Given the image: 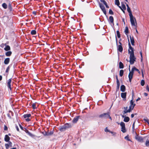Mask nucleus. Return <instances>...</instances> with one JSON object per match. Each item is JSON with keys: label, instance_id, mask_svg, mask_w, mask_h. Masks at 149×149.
Instances as JSON below:
<instances>
[{"label": "nucleus", "instance_id": "obj_1", "mask_svg": "<svg viewBox=\"0 0 149 149\" xmlns=\"http://www.w3.org/2000/svg\"><path fill=\"white\" fill-rule=\"evenodd\" d=\"M129 71H130V73L129 74H130V75L133 76L134 74V70L137 71V72L139 74L140 73V72L139 71V70L137 69L135 67H134L131 70V71H130V68L129 69Z\"/></svg>", "mask_w": 149, "mask_h": 149}, {"label": "nucleus", "instance_id": "obj_2", "mask_svg": "<svg viewBox=\"0 0 149 149\" xmlns=\"http://www.w3.org/2000/svg\"><path fill=\"white\" fill-rule=\"evenodd\" d=\"M109 116V113H104L100 115L99 117L101 118H107Z\"/></svg>", "mask_w": 149, "mask_h": 149}, {"label": "nucleus", "instance_id": "obj_3", "mask_svg": "<svg viewBox=\"0 0 149 149\" xmlns=\"http://www.w3.org/2000/svg\"><path fill=\"white\" fill-rule=\"evenodd\" d=\"M120 125L121 127V131L123 133H125L126 132V130L125 127V123L123 122H121L120 123Z\"/></svg>", "mask_w": 149, "mask_h": 149}, {"label": "nucleus", "instance_id": "obj_4", "mask_svg": "<svg viewBox=\"0 0 149 149\" xmlns=\"http://www.w3.org/2000/svg\"><path fill=\"white\" fill-rule=\"evenodd\" d=\"M135 138L136 140L138 141L143 142V139L141 136H139L136 134L135 136Z\"/></svg>", "mask_w": 149, "mask_h": 149}, {"label": "nucleus", "instance_id": "obj_5", "mask_svg": "<svg viewBox=\"0 0 149 149\" xmlns=\"http://www.w3.org/2000/svg\"><path fill=\"white\" fill-rule=\"evenodd\" d=\"M128 40L129 41V43H128V46L129 47V49L128 50V53L129 54H130V53H134V48H133L131 46V44L129 42V39H128Z\"/></svg>", "mask_w": 149, "mask_h": 149}, {"label": "nucleus", "instance_id": "obj_6", "mask_svg": "<svg viewBox=\"0 0 149 149\" xmlns=\"http://www.w3.org/2000/svg\"><path fill=\"white\" fill-rule=\"evenodd\" d=\"M120 45H118L117 47L118 50L120 52H122L123 50V48L122 46V44L120 42H119Z\"/></svg>", "mask_w": 149, "mask_h": 149}, {"label": "nucleus", "instance_id": "obj_7", "mask_svg": "<svg viewBox=\"0 0 149 149\" xmlns=\"http://www.w3.org/2000/svg\"><path fill=\"white\" fill-rule=\"evenodd\" d=\"M12 80L11 79H9L7 83V86L8 88L10 89V90H11L12 88L10 84L11 83Z\"/></svg>", "mask_w": 149, "mask_h": 149}, {"label": "nucleus", "instance_id": "obj_8", "mask_svg": "<svg viewBox=\"0 0 149 149\" xmlns=\"http://www.w3.org/2000/svg\"><path fill=\"white\" fill-rule=\"evenodd\" d=\"M129 16L130 18V21L132 25L133 26H135L134 19L133 18V15H130Z\"/></svg>", "mask_w": 149, "mask_h": 149}, {"label": "nucleus", "instance_id": "obj_9", "mask_svg": "<svg viewBox=\"0 0 149 149\" xmlns=\"http://www.w3.org/2000/svg\"><path fill=\"white\" fill-rule=\"evenodd\" d=\"M133 99L132 98L130 101V105L129 107L132 108V109H133L134 106L135 105V104L134 103V101H133Z\"/></svg>", "mask_w": 149, "mask_h": 149}, {"label": "nucleus", "instance_id": "obj_10", "mask_svg": "<svg viewBox=\"0 0 149 149\" xmlns=\"http://www.w3.org/2000/svg\"><path fill=\"white\" fill-rule=\"evenodd\" d=\"M24 129H25V130H24V131L27 134H28L29 136L32 137L35 136L34 135H33L31 133H30L28 130L26 129L25 128H24Z\"/></svg>", "mask_w": 149, "mask_h": 149}, {"label": "nucleus", "instance_id": "obj_11", "mask_svg": "<svg viewBox=\"0 0 149 149\" xmlns=\"http://www.w3.org/2000/svg\"><path fill=\"white\" fill-rule=\"evenodd\" d=\"M79 117L80 116H77L74 117L72 120V122L73 123H76L79 118Z\"/></svg>", "mask_w": 149, "mask_h": 149}, {"label": "nucleus", "instance_id": "obj_12", "mask_svg": "<svg viewBox=\"0 0 149 149\" xmlns=\"http://www.w3.org/2000/svg\"><path fill=\"white\" fill-rule=\"evenodd\" d=\"M127 93L126 92L122 93L121 94V96L122 98L126 100Z\"/></svg>", "mask_w": 149, "mask_h": 149}, {"label": "nucleus", "instance_id": "obj_13", "mask_svg": "<svg viewBox=\"0 0 149 149\" xmlns=\"http://www.w3.org/2000/svg\"><path fill=\"white\" fill-rule=\"evenodd\" d=\"M126 6H127V11L129 13V15L130 16V15H132V12L131 10V9H130V8L129 7V6L128 5V4H127Z\"/></svg>", "mask_w": 149, "mask_h": 149}, {"label": "nucleus", "instance_id": "obj_14", "mask_svg": "<svg viewBox=\"0 0 149 149\" xmlns=\"http://www.w3.org/2000/svg\"><path fill=\"white\" fill-rule=\"evenodd\" d=\"M66 129L64 125L59 127V130L61 132L65 131Z\"/></svg>", "mask_w": 149, "mask_h": 149}, {"label": "nucleus", "instance_id": "obj_15", "mask_svg": "<svg viewBox=\"0 0 149 149\" xmlns=\"http://www.w3.org/2000/svg\"><path fill=\"white\" fill-rule=\"evenodd\" d=\"M10 59L9 58H7L5 59L4 63L6 65L8 64L10 62Z\"/></svg>", "mask_w": 149, "mask_h": 149}, {"label": "nucleus", "instance_id": "obj_16", "mask_svg": "<svg viewBox=\"0 0 149 149\" xmlns=\"http://www.w3.org/2000/svg\"><path fill=\"white\" fill-rule=\"evenodd\" d=\"M10 137L8 135L6 134L5 135L4 138V140L5 141L8 142L10 141Z\"/></svg>", "mask_w": 149, "mask_h": 149}, {"label": "nucleus", "instance_id": "obj_17", "mask_svg": "<svg viewBox=\"0 0 149 149\" xmlns=\"http://www.w3.org/2000/svg\"><path fill=\"white\" fill-rule=\"evenodd\" d=\"M135 122H134L132 126V133L133 134H136L137 133L135 131L134 126H135Z\"/></svg>", "mask_w": 149, "mask_h": 149}, {"label": "nucleus", "instance_id": "obj_18", "mask_svg": "<svg viewBox=\"0 0 149 149\" xmlns=\"http://www.w3.org/2000/svg\"><path fill=\"white\" fill-rule=\"evenodd\" d=\"M99 3L100 7V8L101 10H102V11L105 9L104 6L102 3H100V2H99Z\"/></svg>", "mask_w": 149, "mask_h": 149}, {"label": "nucleus", "instance_id": "obj_19", "mask_svg": "<svg viewBox=\"0 0 149 149\" xmlns=\"http://www.w3.org/2000/svg\"><path fill=\"white\" fill-rule=\"evenodd\" d=\"M120 91L122 92H124L125 91V87L123 85H121L120 86Z\"/></svg>", "mask_w": 149, "mask_h": 149}, {"label": "nucleus", "instance_id": "obj_20", "mask_svg": "<svg viewBox=\"0 0 149 149\" xmlns=\"http://www.w3.org/2000/svg\"><path fill=\"white\" fill-rule=\"evenodd\" d=\"M130 42L132 45H134V38L133 37H131V36H130Z\"/></svg>", "mask_w": 149, "mask_h": 149}, {"label": "nucleus", "instance_id": "obj_21", "mask_svg": "<svg viewBox=\"0 0 149 149\" xmlns=\"http://www.w3.org/2000/svg\"><path fill=\"white\" fill-rule=\"evenodd\" d=\"M136 58H130V62L131 65L134 63L135 61Z\"/></svg>", "mask_w": 149, "mask_h": 149}, {"label": "nucleus", "instance_id": "obj_22", "mask_svg": "<svg viewBox=\"0 0 149 149\" xmlns=\"http://www.w3.org/2000/svg\"><path fill=\"white\" fill-rule=\"evenodd\" d=\"M114 19L113 17L112 16H110L109 17V21L111 23L113 24L114 25Z\"/></svg>", "mask_w": 149, "mask_h": 149}, {"label": "nucleus", "instance_id": "obj_23", "mask_svg": "<svg viewBox=\"0 0 149 149\" xmlns=\"http://www.w3.org/2000/svg\"><path fill=\"white\" fill-rule=\"evenodd\" d=\"M130 118L128 116H125L123 120V121L125 122H128Z\"/></svg>", "mask_w": 149, "mask_h": 149}, {"label": "nucleus", "instance_id": "obj_24", "mask_svg": "<svg viewBox=\"0 0 149 149\" xmlns=\"http://www.w3.org/2000/svg\"><path fill=\"white\" fill-rule=\"evenodd\" d=\"M66 128L67 129L68 128H69L71 127V125L70 124L67 123L64 125Z\"/></svg>", "mask_w": 149, "mask_h": 149}, {"label": "nucleus", "instance_id": "obj_25", "mask_svg": "<svg viewBox=\"0 0 149 149\" xmlns=\"http://www.w3.org/2000/svg\"><path fill=\"white\" fill-rule=\"evenodd\" d=\"M4 49L6 51L10 50V47L8 45H6L4 48Z\"/></svg>", "mask_w": 149, "mask_h": 149}, {"label": "nucleus", "instance_id": "obj_26", "mask_svg": "<svg viewBox=\"0 0 149 149\" xmlns=\"http://www.w3.org/2000/svg\"><path fill=\"white\" fill-rule=\"evenodd\" d=\"M12 54V52L10 51H8L5 53L6 55L7 56H10Z\"/></svg>", "mask_w": 149, "mask_h": 149}, {"label": "nucleus", "instance_id": "obj_27", "mask_svg": "<svg viewBox=\"0 0 149 149\" xmlns=\"http://www.w3.org/2000/svg\"><path fill=\"white\" fill-rule=\"evenodd\" d=\"M31 114L30 113L24 114L23 115V117L24 118H29L31 116Z\"/></svg>", "mask_w": 149, "mask_h": 149}, {"label": "nucleus", "instance_id": "obj_28", "mask_svg": "<svg viewBox=\"0 0 149 149\" xmlns=\"http://www.w3.org/2000/svg\"><path fill=\"white\" fill-rule=\"evenodd\" d=\"M124 68V65L123 63L121 62L119 63V68L120 69H123Z\"/></svg>", "mask_w": 149, "mask_h": 149}, {"label": "nucleus", "instance_id": "obj_29", "mask_svg": "<svg viewBox=\"0 0 149 149\" xmlns=\"http://www.w3.org/2000/svg\"><path fill=\"white\" fill-rule=\"evenodd\" d=\"M130 58H136L135 57L134 53H130Z\"/></svg>", "mask_w": 149, "mask_h": 149}, {"label": "nucleus", "instance_id": "obj_30", "mask_svg": "<svg viewBox=\"0 0 149 149\" xmlns=\"http://www.w3.org/2000/svg\"><path fill=\"white\" fill-rule=\"evenodd\" d=\"M125 34L127 35L128 33H129L128 29L127 26L125 27V30L124 31Z\"/></svg>", "mask_w": 149, "mask_h": 149}, {"label": "nucleus", "instance_id": "obj_31", "mask_svg": "<svg viewBox=\"0 0 149 149\" xmlns=\"http://www.w3.org/2000/svg\"><path fill=\"white\" fill-rule=\"evenodd\" d=\"M2 6L5 9H6L7 8V5L5 3H3L2 5Z\"/></svg>", "mask_w": 149, "mask_h": 149}, {"label": "nucleus", "instance_id": "obj_32", "mask_svg": "<svg viewBox=\"0 0 149 149\" xmlns=\"http://www.w3.org/2000/svg\"><path fill=\"white\" fill-rule=\"evenodd\" d=\"M8 8L10 11H12V8L11 4L10 3L8 5Z\"/></svg>", "mask_w": 149, "mask_h": 149}, {"label": "nucleus", "instance_id": "obj_33", "mask_svg": "<svg viewBox=\"0 0 149 149\" xmlns=\"http://www.w3.org/2000/svg\"><path fill=\"white\" fill-rule=\"evenodd\" d=\"M54 133L53 131H51L49 132H47V136H50L52 135Z\"/></svg>", "mask_w": 149, "mask_h": 149}, {"label": "nucleus", "instance_id": "obj_34", "mask_svg": "<svg viewBox=\"0 0 149 149\" xmlns=\"http://www.w3.org/2000/svg\"><path fill=\"white\" fill-rule=\"evenodd\" d=\"M117 82V87H116V90H118L119 88L120 84V82Z\"/></svg>", "mask_w": 149, "mask_h": 149}, {"label": "nucleus", "instance_id": "obj_35", "mask_svg": "<svg viewBox=\"0 0 149 149\" xmlns=\"http://www.w3.org/2000/svg\"><path fill=\"white\" fill-rule=\"evenodd\" d=\"M36 31L35 30H32L31 31V33L32 35H34L36 34Z\"/></svg>", "mask_w": 149, "mask_h": 149}, {"label": "nucleus", "instance_id": "obj_36", "mask_svg": "<svg viewBox=\"0 0 149 149\" xmlns=\"http://www.w3.org/2000/svg\"><path fill=\"white\" fill-rule=\"evenodd\" d=\"M124 73V71L123 70H120V77H122L123 76Z\"/></svg>", "mask_w": 149, "mask_h": 149}, {"label": "nucleus", "instance_id": "obj_37", "mask_svg": "<svg viewBox=\"0 0 149 149\" xmlns=\"http://www.w3.org/2000/svg\"><path fill=\"white\" fill-rule=\"evenodd\" d=\"M115 4L118 7L120 5V2L119 0H115Z\"/></svg>", "mask_w": 149, "mask_h": 149}, {"label": "nucleus", "instance_id": "obj_38", "mask_svg": "<svg viewBox=\"0 0 149 149\" xmlns=\"http://www.w3.org/2000/svg\"><path fill=\"white\" fill-rule=\"evenodd\" d=\"M128 77L129 78V81L130 82H131L132 79L133 77V76L132 75H130V74L128 75Z\"/></svg>", "mask_w": 149, "mask_h": 149}, {"label": "nucleus", "instance_id": "obj_39", "mask_svg": "<svg viewBox=\"0 0 149 149\" xmlns=\"http://www.w3.org/2000/svg\"><path fill=\"white\" fill-rule=\"evenodd\" d=\"M117 37L118 38H119L120 37V35L119 31H116Z\"/></svg>", "mask_w": 149, "mask_h": 149}, {"label": "nucleus", "instance_id": "obj_40", "mask_svg": "<svg viewBox=\"0 0 149 149\" xmlns=\"http://www.w3.org/2000/svg\"><path fill=\"white\" fill-rule=\"evenodd\" d=\"M121 8H122L123 9V10L124 9V10H125L126 9V8L125 6L123 4H122V7Z\"/></svg>", "mask_w": 149, "mask_h": 149}, {"label": "nucleus", "instance_id": "obj_41", "mask_svg": "<svg viewBox=\"0 0 149 149\" xmlns=\"http://www.w3.org/2000/svg\"><path fill=\"white\" fill-rule=\"evenodd\" d=\"M141 85L142 86H143L145 84V81L143 80H141Z\"/></svg>", "mask_w": 149, "mask_h": 149}, {"label": "nucleus", "instance_id": "obj_42", "mask_svg": "<svg viewBox=\"0 0 149 149\" xmlns=\"http://www.w3.org/2000/svg\"><path fill=\"white\" fill-rule=\"evenodd\" d=\"M109 13L110 14L112 15H113L114 14L113 12L111 9H110L109 10Z\"/></svg>", "mask_w": 149, "mask_h": 149}, {"label": "nucleus", "instance_id": "obj_43", "mask_svg": "<svg viewBox=\"0 0 149 149\" xmlns=\"http://www.w3.org/2000/svg\"><path fill=\"white\" fill-rule=\"evenodd\" d=\"M9 144H8V143H6L5 144V146L6 149H8L9 148Z\"/></svg>", "mask_w": 149, "mask_h": 149}, {"label": "nucleus", "instance_id": "obj_44", "mask_svg": "<svg viewBox=\"0 0 149 149\" xmlns=\"http://www.w3.org/2000/svg\"><path fill=\"white\" fill-rule=\"evenodd\" d=\"M32 107L33 109H36V104L35 103H33L32 105Z\"/></svg>", "mask_w": 149, "mask_h": 149}, {"label": "nucleus", "instance_id": "obj_45", "mask_svg": "<svg viewBox=\"0 0 149 149\" xmlns=\"http://www.w3.org/2000/svg\"><path fill=\"white\" fill-rule=\"evenodd\" d=\"M42 133L44 136H47V132H46V131H45L44 132H42Z\"/></svg>", "mask_w": 149, "mask_h": 149}, {"label": "nucleus", "instance_id": "obj_46", "mask_svg": "<svg viewBox=\"0 0 149 149\" xmlns=\"http://www.w3.org/2000/svg\"><path fill=\"white\" fill-rule=\"evenodd\" d=\"M125 139L128 141H131V140L130 139H129L128 135H127L125 136Z\"/></svg>", "mask_w": 149, "mask_h": 149}, {"label": "nucleus", "instance_id": "obj_47", "mask_svg": "<svg viewBox=\"0 0 149 149\" xmlns=\"http://www.w3.org/2000/svg\"><path fill=\"white\" fill-rule=\"evenodd\" d=\"M129 109L128 110H127L128 112H130L133 109H132V108L129 107Z\"/></svg>", "mask_w": 149, "mask_h": 149}, {"label": "nucleus", "instance_id": "obj_48", "mask_svg": "<svg viewBox=\"0 0 149 149\" xmlns=\"http://www.w3.org/2000/svg\"><path fill=\"white\" fill-rule=\"evenodd\" d=\"M146 145L147 146H149V140L146 141Z\"/></svg>", "mask_w": 149, "mask_h": 149}, {"label": "nucleus", "instance_id": "obj_49", "mask_svg": "<svg viewBox=\"0 0 149 149\" xmlns=\"http://www.w3.org/2000/svg\"><path fill=\"white\" fill-rule=\"evenodd\" d=\"M10 66H8L7 68L6 69V73H8V71H9V70L10 69Z\"/></svg>", "mask_w": 149, "mask_h": 149}, {"label": "nucleus", "instance_id": "obj_50", "mask_svg": "<svg viewBox=\"0 0 149 149\" xmlns=\"http://www.w3.org/2000/svg\"><path fill=\"white\" fill-rule=\"evenodd\" d=\"M143 120L147 122L148 123L149 122V120L148 119L146 118H144Z\"/></svg>", "mask_w": 149, "mask_h": 149}, {"label": "nucleus", "instance_id": "obj_51", "mask_svg": "<svg viewBox=\"0 0 149 149\" xmlns=\"http://www.w3.org/2000/svg\"><path fill=\"white\" fill-rule=\"evenodd\" d=\"M100 1L101 2H102L104 5L107 3V2L104 0H100Z\"/></svg>", "mask_w": 149, "mask_h": 149}, {"label": "nucleus", "instance_id": "obj_52", "mask_svg": "<svg viewBox=\"0 0 149 149\" xmlns=\"http://www.w3.org/2000/svg\"><path fill=\"white\" fill-rule=\"evenodd\" d=\"M104 131L105 132H110V131L108 130L107 127H106L104 129Z\"/></svg>", "mask_w": 149, "mask_h": 149}, {"label": "nucleus", "instance_id": "obj_53", "mask_svg": "<svg viewBox=\"0 0 149 149\" xmlns=\"http://www.w3.org/2000/svg\"><path fill=\"white\" fill-rule=\"evenodd\" d=\"M4 130H8V127L6 125H4Z\"/></svg>", "mask_w": 149, "mask_h": 149}, {"label": "nucleus", "instance_id": "obj_54", "mask_svg": "<svg viewBox=\"0 0 149 149\" xmlns=\"http://www.w3.org/2000/svg\"><path fill=\"white\" fill-rule=\"evenodd\" d=\"M7 116L10 119H11V117L10 116V113H7Z\"/></svg>", "mask_w": 149, "mask_h": 149}, {"label": "nucleus", "instance_id": "obj_55", "mask_svg": "<svg viewBox=\"0 0 149 149\" xmlns=\"http://www.w3.org/2000/svg\"><path fill=\"white\" fill-rule=\"evenodd\" d=\"M103 11V12L106 15V16L107 17V16L106 15V13H106V9L104 10H103L102 11Z\"/></svg>", "mask_w": 149, "mask_h": 149}, {"label": "nucleus", "instance_id": "obj_56", "mask_svg": "<svg viewBox=\"0 0 149 149\" xmlns=\"http://www.w3.org/2000/svg\"><path fill=\"white\" fill-rule=\"evenodd\" d=\"M19 127H20V128L22 130H24V128H23L22 126L21 125H20V124H19Z\"/></svg>", "mask_w": 149, "mask_h": 149}, {"label": "nucleus", "instance_id": "obj_57", "mask_svg": "<svg viewBox=\"0 0 149 149\" xmlns=\"http://www.w3.org/2000/svg\"><path fill=\"white\" fill-rule=\"evenodd\" d=\"M8 144H9V146L10 147H12V143L11 141H8Z\"/></svg>", "mask_w": 149, "mask_h": 149}, {"label": "nucleus", "instance_id": "obj_58", "mask_svg": "<svg viewBox=\"0 0 149 149\" xmlns=\"http://www.w3.org/2000/svg\"><path fill=\"white\" fill-rule=\"evenodd\" d=\"M25 120L27 122H29L30 121L31 119L29 118H26Z\"/></svg>", "mask_w": 149, "mask_h": 149}, {"label": "nucleus", "instance_id": "obj_59", "mask_svg": "<svg viewBox=\"0 0 149 149\" xmlns=\"http://www.w3.org/2000/svg\"><path fill=\"white\" fill-rule=\"evenodd\" d=\"M128 113L127 110H125L123 111V114L124 115L125 113Z\"/></svg>", "mask_w": 149, "mask_h": 149}, {"label": "nucleus", "instance_id": "obj_60", "mask_svg": "<svg viewBox=\"0 0 149 149\" xmlns=\"http://www.w3.org/2000/svg\"><path fill=\"white\" fill-rule=\"evenodd\" d=\"M15 127L17 131L18 132L19 131V129L18 126L17 125H16V126Z\"/></svg>", "mask_w": 149, "mask_h": 149}, {"label": "nucleus", "instance_id": "obj_61", "mask_svg": "<svg viewBox=\"0 0 149 149\" xmlns=\"http://www.w3.org/2000/svg\"><path fill=\"white\" fill-rule=\"evenodd\" d=\"M116 82H119V80L118 79L117 76L116 75Z\"/></svg>", "mask_w": 149, "mask_h": 149}, {"label": "nucleus", "instance_id": "obj_62", "mask_svg": "<svg viewBox=\"0 0 149 149\" xmlns=\"http://www.w3.org/2000/svg\"><path fill=\"white\" fill-rule=\"evenodd\" d=\"M132 98H133V96H134V91H132Z\"/></svg>", "mask_w": 149, "mask_h": 149}, {"label": "nucleus", "instance_id": "obj_63", "mask_svg": "<svg viewBox=\"0 0 149 149\" xmlns=\"http://www.w3.org/2000/svg\"><path fill=\"white\" fill-rule=\"evenodd\" d=\"M146 89L147 91H149V88L148 85L146 87Z\"/></svg>", "mask_w": 149, "mask_h": 149}, {"label": "nucleus", "instance_id": "obj_64", "mask_svg": "<svg viewBox=\"0 0 149 149\" xmlns=\"http://www.w3.org/2000/svg\"><path fill=\"white\" fill-rule=\"evenodd\" d=\"M9 112L11 113V115L12 116H13V113L12 111H9Z\"/></svg>", "mask_w": 149, "mask_h": 149}]
</instances>
